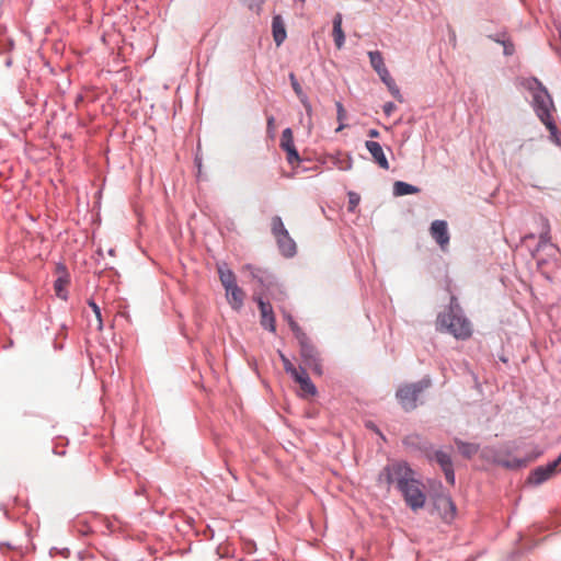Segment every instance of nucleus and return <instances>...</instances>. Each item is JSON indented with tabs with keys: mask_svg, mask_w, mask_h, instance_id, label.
<instances>
[{
	"mask_svg": "<svg viewBox=\"0 0 561 561\" xmlns=\"http://www.w3.org/2000/svg\"><path fill=\"white\" fill-rule=\"evenodd\" d=\"M294 380L300 386V391L305 396H314L317 392L316 386L311 382L308 374L305 369L300 368V371L294 377Z\"/></svg>",
	"mask_w": 561,
	"mask_h": 561,
	"instance_id": "13",
	"label": "nucleus"
},
{
	"mask_svg": "<svg viewBox=\"0 0 561 561\" xmlns=\"http://www.w3.org/2000/svg\"><path fill=\"white\" fill-rule=\"evenodd\" d=\"M560 462H561V455L558 457V459L548 463L547 466L537 467L533 471V473L530 476V480L536 484H540V483L545 482L546 480H548L550 477H552L554 474V472L557 471V467L560 465Z\"/></svg>",
	"mask_w": 561,
	"mask_h": 561,
	"instance_id": "8",
	"label": "nucleus"
},
{
	"mask_svg": "<svg viewBox=\"0 0 561 561\" xmlns=\"http://www.w3.org/2000/svg\"><path fill=\"white\" fill-rule=\"evenodd\" d=\"M396 110V105L392 102H388L383 105V112L386 115H391V113Z\"/></svg>",
	"mask_w": 561,
	"mask_h": 561,
	"instance_id": "37",
	"label": "nucleus"
},
{
	"mask_svg": "<svg viewBox=\"0 0 561 561\" xmlns=\"http://www.w3.org/2000/svg\"><path fill=\"white\" fill-rule=\"evenodd\" d=\"M279 146L284 151L296 148L294 144L293 130L290 128L283 130Z\"/></svg>",
	"mask_w": 561,
	"mask_h": 561,
	"instance_id": "22",
	"label": "nucleus"
},
{
	"mask_svg": "<svg viewBox=\"0 0 561 561\" xmlns=\"http://www.w3.org/2000/svg\"><path fill=\"white\" fill-rule=\"evenodd\" d=\"M301 101V103L304 104L305 108H306V112L308 115H311V112H312V108H311V104L308 102V98L307 95L299 99Z\"/></svg>",
	"mask_w": 561,
	"mask_h": 561,
	"instance_id": "38",
	"label": "nucleus"
},
{
	"mask_svg": "<svg viewBox=\"0 0 561 561\" xmlns=\"http://www.w3.org/2000/svg\"><path fill=\"white\" fill-rule=\"evenodd\" d=\"M370 65L374 68V70L378 75H386V71L388 70L385 62L383 57L380 51H369L368 53Z\"/></svg>",
	"mask_w": 561,
	"mask_h": 561,
	"instance_id": "17",
	"label": "nucleus"
},
{
	"mask_svg": "<svg viewBox=\"0 0 561 561\" xmlns=\"http://www.w3.org/2000/svg\"><path fill=\"white\" fill-rule=\"evenodd\" d=\"M368 136H369L370 138H377V137H379V131H378L377 129H370V130L368 131Z\"/></svg>",
	"mask_w": 561,
	"mask_h": 561,
	"instance_id": "40",
	"label": "nucleus"
},
{
	"mask_svg": "<svg viewBox=\"0 0 561 561\" xmlns=\"http://www.w3.org/2000/svg\"><path fill=\"white\" fill-rule=\"evenodd\" d=\"M288 163L294 164L300 162V157L296 148H291L285 151Z\"/></svg>",
	"mask_w": 561,
	"mask_h": 561,
	"instance_id": "29",
	"label": "nucleus"
},
{
	"mask_svg": "<svg viewBox=\"0 0 561 561\" xmlns=\"http://www.w3.org/2000/svg\"><path fill=\"white\" fill-rule=\"evenodd\" d=\"M272 27L274 41L279 46L286 38L285 25L279 15L273 18Z\"/></svg>",
	"mask_w": 561,
	"mask_h": 561,
	"instance_id": "16",
	"label": "nucleus"
},
{
	"mask_svg": "<svg viewBox=\"0 0 561 561\" xmlns=\"http://www.w3.org/2000/svg\"><path fill=\"white\" fill-rule=\"evenodd\" d=\"M219 278L225 289L237 284L236 276L231 270L222 266L218 267Z\"/></svg>",
	"mask_w": 561,
	"mask_h": 561,
	"instance_id": "19",
	"label": "nucleus"
},
{
	"mask_svg": "<svg viewBox=\"0 0 561 561\" xmlns=\"http://www.w3.org/2000/svg\"><path fill=\"white\" fill-rule=\"evenodd\" d=\"M334 43L337 49H341L344 45L345 35L342 30V14L336 13L333 19V32H332Z\"/></svg>",
	"mask_w": 561,
	"mask_h": 561,
	"instance_id": "15",
	"label": "nucleus"
},
{
	"mask_svg": "<svg viewBox=\"0 0 561 561\" xmlns=\"http://www.w3.org/2000/svg\"><path fill=\"white\" fill-rule=\"evenodd\" d=\"M534 83L537 85L533 93L536 114L550 131H554L557 127L551 116V110L553 108L551 96L541 82L534 79Z\"/></svg>",
	"mask_w": 561,
	"mask_h": 561,
	"instance_id": "3",
	"label": "nucleus"
},
{
	"mask_svg": "<svg viewBox=\"0 0 561 561\" xmlns=\"http://www.w3.org/2000/svg\"><path fill=\"white\" fill-rule=\"evenodd\" d=\"M254 299L259 305L261 325L271 332H275L276 322L272 305L268 301H264L261 297H255Z\"/></svg>",
	"mask_w": 561,
	"mask_h": 561,
	"instance_id": "7",
	"label": "nucleus"
},
{
	"mask_svg": "<svg viewBox=\"0 0 561 561\" xmlns=\"http://www.w3.org/2000/svg\"><path fill=\"white\" fill-rule=\"evenodd\" d=\"M288 323H289V327L291 329V331L294 332L296 339L299 341V340H304L307 335L306 333L301 330V328L293 320V318L289 316L288 317Z\"/></svg>",
	"mask_w": 561,
	"mask_h": 561,
	"instance_id": "26",
	"label": "nucleus"
},
{
	"mask_svg": "<svg viewBox=\"0 0 561 561\" xmlns=\"http://www.w3.org/2000/svg\"><path fill=\"white\" fill-rule=\"evenodd\" d=\"M419 192L416 186L408 184L405 182L397 181L393 185V193L397 196H403L409 194H415Z\"/></svg>",
	"mask_w": 561,
	"mask_h": 561,
	"instance_id": "20",
	"label": "nucleus"
},
{
	"mask_svg": "<svg viewBox=\"0 0 561 561\" xmlns=\"http://www.w3.org/2000/svg\"><path fill=\"white\" fill-rule=\"evenodd\" d=\"M438 507L439 508L440 507L448 508L449 513H450V517H453L456 512V506H455L454 502L451 501V499L448 496H444V497L439 499Z\"/></svg>",
	"mask_w": 561,
	"mask_h": 561,
	"instance_id": "25",
	"label": "nucleus"
},
{
	"mask_svg": "<svg viewBox=\"0 0 561 561\" xmlns=\"http://www.w3.org/2000/svg\"><path fill=\"white\" fill-rule=\"evenodd\" d=\"M378 483L385 485L387 490L391 485H396L407 505L413 511H417L425 505L426 495L423 491V484L415 478V472L407 462L394 461L388 463L380 471Z\"/></svg>",
	"mask_w": 561,
	"mask_h": 561,
	"instance_id": "1",
	"label": "nucleus"
},
{
	"mask_svg": "<svg viewBox=\"0 0 561 561\" xmlns=\"http://www.w3.org/2000/svg\"><path fill=\"white\" fill-rule=\"evenodd\" d=\"M436 329L439 332L449 333L458 340H467L471 336V323L461 314L455 297L450 299L449 310L438 314Z\"/></svg>",
	"mask_w": 561,
	"mask_h": 561,
	"instance_id": "2",
	"label": "nucleus"
},
{
	"mask_svg": "<svg viewBox=\"0 0 561 561\" xmlns=\"http://www.w3.org/2000/svg\"><path fill=\"white\" fill-rule=\"evenodd\" d=\"M359 195L356 193L351 192L348 194V210L354 211L359 203Z\"/></svg>",
	"mask_w": 561,
	"mask_h": 561,
	"instance_id": "31",
	"label": "nucleus"
},
{
	"mask_svg": "<svg viewBox=\"0 0 561 561\" xmlns=\"http://www.w3.org/2000/svg\"><path fill=\"white\" fill-rule=\"evenodd\" d=\"M280 359L285 371L287 374H290L293 378L300 371V369H297L284 354H280Z\"/></svg>",
	"mask_w": 561,
	"mask_h": 561,
	"instance_id": "24",
	"label": "nucleus"
},
{
	"mask_svg": "<svg viewBox=\"0 0 561 561\" xmlns=\"http://www.w3.org/2000/svg\"><path fill=\"white\" fill-rule=\"evenodd\" d=\"M390 91V93L393 95L394 99H397L399 102H402L403 101V98L400 93V90L398 88V85L396 84V82L393 81V83H391L389 87H387Z\"/></svg>",
	"mask_w": 561,
	"mask_h": 561,
	"instance_id": "32",
	"label": "nucleus"
},
{
	"mask_svg": "<svg viewBox=\"0 0 561 561\" xmlns=\"http://www.w3.org/2000/svg\"><path fill=\"white\" fill-rule=\"evenodd\" d=\"M455 444H456L458 450L460 451V454L462 456H465L466 458H471L479 450V446L476 444H472V443H465L460 439H455Z\"/></svg>",
	"mask_w": 561,
	"mask_h": 561,
	"instance_id": "18",
	"label": "nucleus"
},
{
	"mask_svg": "<svg viewBox=\"0 0 561 561\" xmlns=\"http://www.w3.org/2000/svg\"><path fill=\"white\" fill-rule=\"evenodd\" d=\"M225 290L227 301L231 306V308L237 311L240 310L243 306L245 297V293L243 291V289L236 284Z\"/></svg>",
	"mask_w": 561,
	"mask_h": 561,
	"instance_id": "10",
	"label": "nucleus"
},
{
	"mask_svg": "<svg viewBox=\"0 0 561 561\" xmlns=\"http://www.w3.org/2000/svg\"><path fill=\"white\" fill-rule=\"evenodd\" d=\"M424 454L430 461H436L439 465L445 474L446 481L454 485L455 472L450 456L443 450H432L431 448L426 447H424Z\"/></svg>",
	"mask_w": 561,
	"mask_h": 561,
	"instance_id": "5",
	"label": "nucleus"
},
{
	"mask_svg": "<svg viewBox=\"0 0 561 561\" xmlns=\"http://www.w3.org/2000/svg\"><path fill=\"white\" fill-rule=\"evenodd\" d=\"M271 230H272V233L275 237V239L288 232L283 224L282 218L278 216H274L272 218Z\"/></svg>",
	"mask_w": 561,
	"mask_h": 561,
	"instance_id": "21",
	"label": "nucleus"
},
{
	"mask_svg": "<svg viewBox=\"0 0 561 561\" xmlns=\"http://www.w3.org/2000/svg\"><path fill=\"white\" fill-rule=\"evenodd\" d=\"M430 386L428 380H421L415 383L401 386L396 393L401 407L405 411H412L416 408L419 396Z\"/></svg>",
	"mask_w": 561,
	"mask_h": 561,
	"instance_id": "4",
	"label": "nucleus"
},
{
	"mask_svg": "<svg viewBox=\"0 0 561 561\" xmlns=\"http://www.w3.org/2000/svg\"><path fill=\"white\" fill-rule=\"evenodd\" d=\"M89 306L92 308L93 313L95 314L96 321H98V330L102 331L103 329V320L101 314L100 307L94 301H89Z\"/></svg>",
	"mask_w": 561,
	"mask_h": 561,
	"instance_id": "27",
	"label": "nucleus"
},
{
	"mask_svg": "<svg viewBox=\"0 0 561 561\" xmlns=\"http://www.w3.org/2000/svg\"><path fill=\"white\" fill-rule=\"evenodd\" d=\"M289 80H290L291 87H293V89H294L295 93L297 94V96H298L299 99H301V98L306 96V94L304 93V91H302V89H301V87H300L299 82H298V81H297V79H296L295 73H293V72H291V73H289Z\"/></svg>",
	"mask_w": 561,
	"mask_h": 561,
	"instance_id": "28",
	"label": "nucleus"
},
{
	"mask_svg": "<svg viewBox=\"0 0 561 561\" xmlns=\"http://www.w3.org/2000/svg\"><path fill=\"white\" fill-rule=\"evenodd\" d=\"M421 438L417 435H410L404 438V444L408 446L421 447Z\"/></svg>",
	"mask_w": 561,
	"mask_h": 561,
	"instance_id": "33",
	"label": "nucleus"
},
{
	"mask_svg": "<svg viewBox=\"0 0 561 561\" xmlns=\"http://www.w3.org/2000/svg\"><path fill=\"white\" fill-rule=\"evenodd\" d=\"M380 80L387 85L389 87L391 83H393V79L391 78L389 71L387 70L386 71V75H378Z\"/></svg>",
	"mask_w": 561,
	"mask_h": 561,
	"instance_id": "34",
	"label": "nucleus"
},
{
	"mask_svg": "<svg viewBox=\"0 0 561 561\" xmlns=\"http://www.w3.org/2000/svg\"><path fill=\"white\" fill-rule=\"evenodd\" d=\"M300 345V354L304 358V362L307 366H309L316 374L321 375V364L319 359V354L316 347L312 345L308 336L304 340H299Z\"/></svg>",
	"mask_w": 561,
	"mask_h": 561,
	"instance_id": "6",
	"label": "nucleus"
},
{
	"mask_svg": "<svg viewBox=\"0 0 561 561\" xmlns=\"http://www.w3.org/2000/svg\"><path fill=\"white\" fill-rule=\"evenodd\" d=\"M274 122H275V119L273 116L268 117L267 118V127L272 128L274 126Z\"/></svg>",
	"mask_w": 561,
	"mask_h": 561,
	"instance_id": "41",
	"label": "nucleus"
},
{
	"mask_svg": "<svg viewBox=\"0 0 561 561\" xmlns=\"http://www.w3.org/2000/svg\"><path fill=\"white\" fill-rule=\"evenodd\" d=\"M545 226H546V230H545V231H542V232L540 233V237H539L540 242H547V241H549V239H550V236H549V225H548V222H546V224H545Z\"/></svg>",
	"mask_w": 561,
	"mask_h": 561,
	"instance_id": "36",
	"label": "nucleus"
},
{
	"mask_svg": "<svg viewBox=\"0 0 561 561\" xmlns=\"http://www.w3.org/2000/svg\"><path fill=\"white\" fill-rule=\"evenodd\" d=\"M542 455V449L539 446H534L531 450L526 455L524 459H512L503 462V465L507 468H520L527 466L529 462L535 461L538 457Z\"/></svg>",
	"mask_w": 561,
	"mask_h": 561,
	"instance_id": "12",
	"label": "nucleus"
},
{
	"mask_svg": "<svg viewBox=\"0 0 561 561\" xmlns=\"http://www.w3.org/2000/svg\"><path fill=\"white\" fill-rule=\"evenodd\" d=\"M278 248L282 252V254L286 257H291L296 254L297 247L293 238L289 236V233H285L278 238H276Z\"/></svg>",
	"mask_w": 561,
	"mask_h": 561,
	"instance_id": "14",
	"label": "nucleus"
},
{
	"mask_svg": "<svg viewBox=\"0 0 561 561\" xmlns=\"http://www.w3.org/2000/svg\"><path fill=\"white\" fill-rule=\"evenodd\" d=\"M244 4L252 11H255L256 13L260 12L262 4L265 0H242Z\"/></svg>",
	"mask_w": 561,
	"mask_h": 561,
	"instance_id": "30",
	"label": "nucleus"
},
{
	"mask_svg": "<svg viewBox=\"0 0 561 561\" xmlns=\"http://www.w3.org/2000/svg\"><path fill=\"white\" fill-rule=\"evenodd\" d=\"M431 236L444 250L449 243V233L447 229V222L444 220H435L431 225Z\"/></svg>",
	"mask_w": 561,
	"mask_h": 561,
	"instance_id": "9",
	"label": "nucleus"
},
{
	"mask_svg": "<svg viewBox=\"0 0 561 561\" xmlns=\"http://www.w3.org/2000/svg\"><path fill=\"white\" fill-rule=\"evenodd\" d=\"M365 146H366L367 150L369 151V153L371 154L375 162L383 170H388L389 162L383 153V150H382L380 144L377 141L368 140V141H366Z\"/></svg>",
	"mask_w": 561,
	"mask_h": 561,
	"instance_id": "11",
	"label": "nucleus"
},
{
	"mask_svg": "<svg viewBox=\"0 0 561 561\" xmlns=\"http://www.w3.org/2000/svg\"><path fill=\"white\" fill-rule=\"evenodd\" d=\"M69 280L67 277H58L56 280H55V284H54V289H55V293L56 295L66 300L67 299V290H66V287L68 285Z\"/></svg>",
	"mask_w": 561,
	"mask_h": 561,
	"instance_id": "23",
	"label": "nucleus"
},
{
	"mask_svg": "<svg viewBox=\"0 0 561 561\" xmlns=\"http://www.w3.org/2000/svg\"><path fill=\"white\" fill-rule=\"evenodd\" d=\"M336 107H337V119H339V121L344 119V117H345V111H344V108H343V105H342L340 102H337V103H336Z\"/></svg>",
	"mask_w": 561,
	"mask_h": 561,
	"instance_id": "39",
	"label": "nucleus"
},
{
	"mask_svg": "<svg viewBox=\"0 0 561 561\" xmlns=\"http://www.w3.org/2000/svg\"><path fill=\"white\" fill-rule=\"evenodd\" d=\"M503 46H504V54L506 56L513 55V53H514V45H513V43H511V42H503Z\"/></svg>",
	"mask_w": 561,
	"mask_h": 561,
	"instance_id": "35",
	"label": "nucleus"
}]
</instances>
